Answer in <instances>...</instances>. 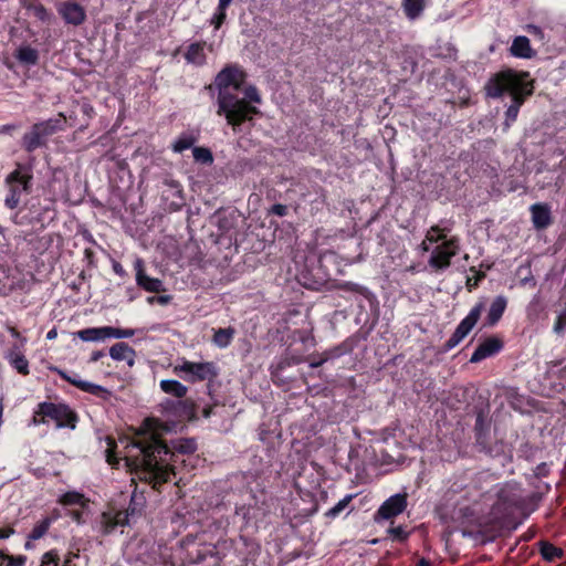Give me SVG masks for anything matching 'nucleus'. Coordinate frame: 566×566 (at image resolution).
Instances as JSON below:
<instances>
[{"label":"nucleus","instance_id":"14","mask_svg":"<svg viewBox=\"0 0 566 566\" xmlns=\"http://www.w3.org/2000/svg\"><path fill=\"white\" fill-rule=\"evenodd\" d=\"M136 282L147 292L158 293L164 290L163 282L159 279L150 277L144 272L140 260L136 262Z\"/></svg>","mask_w":566,"mask_h":566},{"label":"nucleus","instance_id":"10","mask_svg":"<svg viewBox=\"0 0 566 566\" xmlns=\"http://www.w3.org/2000/svg\"><path fill=\"white\" fill-rule=\"evenodd\" d=\"M57 373L62 379L72 384L73 386L81 389L82 391L88 392V394L96 396L104 400L108 399V397L111 396L109 391L106 388H104L99 385L83 380L76 374L69 375L66 371H63V370H57Z\"/></svg>","mask_w":566,"mask_h":566},{"label":"nucleus","instance_id":"23","mask_svg":"<svg viewBox=\"0 0 566 566\" xmlns=\"http://www.w3.org/2000/svg\"><path fill=\"white\" fill-rule=\"evenodd\" d=\"M84 342H97L109 338V326L90 327L81 329L76 334Z\"/></svg>","mask_w":566,"mask_h":566},{"label":"nucleus","instance_id":"32","mask_svg":"<svg viewBox=\"0 0 566 566\" xmlns=\"http://www.w3.org/2000/svg\"><path fill=\"white\" fill-rule=\"evenodd\" d=\"M232 0H219L218 8L211 18V23L216 29H219L226 19L227 8L230 6Z\"/></svg>","mask_w":566,"mask_h":566},{"label":"nucleus","instance_id":"30","mask_svg":"<svg viewBox=\"0 0 566 566\" xmlns=\"http://www.w3.org/2000/svg\"><path fill=\"white\" fill-rule=\"evenodd\" d=\"M59 502L63 505H80L84 507L87 501L82 493L70 491L62 494Z\"/></svg>","mask_w":566,"mask_h":566},{"label":"nucleus","instance_id":"8","mask_svg":"<svg viewBox=\"0 0 566 566\" xmlns=\"http://www.w3.org/2000/svg\"><path fill=\"white\" fill-rule=\"evenodd\" d=\"M39 415L56 421L57 427L69 426L74 421V415L65 405L42 402L39 405Z\"/></svg>","mask_w":566,"mask_h":566},{"label":"nucleus","instance_id":"37","mask_svg":"<svg viewBox=\"0 0 566 566\" xmlns=\"http://www.w3.org/2000/svg\"><path fill=\"white\" fill-rule=\"evenodd\" d=\"M192 155L197 161H200L203 164H211L213 161L211 151L205 147H195L192 149Z\"/></svg>","mask_w":566,"mask_h":566},{"label":"nucleus","instance_id":"22","mask_svg":"<svg viewBox=\"0 0 566 566\" xmlns=\"http://www.w3.org/2000/svg\"><path fill=\"white\" fill-rule=\"evenodd\" d=\"M15 59L25 66H33L38 64L39 51L30 45H21L14 53Z\"/></svg>","mask_w":566,"mask_h":566},{"label":"nucleus","instance_id":"36","mask_svg":"<svg viewBox=\"0 0 566 566\" xmlns=\"http://www.w3.org/2000/svg\"><path fill=\"white\" fill-rule=\"evenodd\" d=\"M541 553L544 559L553 562L562 555V549L555 547L549 543H543L541 547Z\"/></svg>","mask_w":566,"mask_h":566},{"label":"nucleus","instance_id":"15","mask_svg":"<svg viewBox=\"0 0 566 566\" xmlns=\"http://www.w3.org/2000/svg\"><path fill=\"white\" fill-rule=\"evenodd\" d=\"M109 356L116 361H126L129 367L135 364V350L126 343H116L109 348Z\"/></svg>","mask_w":566,"mask_h":566},{"label":"nucleus","instance_id":"43","mask_svg":"<svg viewBox=\"0 0 566 566\" xmlns=\"http://www.w3.org/2000/svg\"><path fill=\"white\" fill-rule=\"evenodd\" d=\"M25 560H27L25 556H22V555H19V556L7 555L6 566H24Z\"/></svg>","mask_w":566,"mask_h":566},{"label":"nucleus","instance_id":"2","mask_svg":"<svg viewBox=\"0 0 566 566\" xmlns=\"http://www.w3.org/2000/svg\"><path fill=\"white\" fill-rule=\"evenodd\" d=\"M244 83V73L237 66L224 67L216 77L218 93V115H224L227 123L234 129L242 124L248 106L239 101V93Z\"/></svg>","mask_w":566,"mask_h":566},{"label":"nucleus","instance_id":"19","mask_svg":"<svg viewBox=\"0 0 566 566\" xmlns=\"http://www.w3.org/2000/svg\"><path fill=\"white\" fill-rule=\"evenodd\" d=\"M507 305V300L503 295L496 296L490 305L488 315H486V325L493 326L495 325L500 318L502 317Z\"/></svg>","mask_w":566,"mask_h":566},{"label":"nucleus","instance_id":"18","mask_svg":"<svg viewBox=\"0 0 566 566\" xmlns=\"http://www.w3.org/2000/svg\"><path fill=\"white\" fill-rule=\"evenodd\" d=\"M532 221L536 229H544L551 223V211L546 205L535 203L531 207Z\"/></svg>","mask_w":566,"mask_h":566},{"label":"nucleus","instance_id":"53","mask_svg":"<svg viewBox=\"0 0 566 566\" xmlns=\"http://www.w3.org/2000/svg\"><path fill=\"white\" fill-rule=\"evenodd\" d=\"M169 296L167 295H163V296H158L157 297V302L160 303V304H167L169 302Z\"/></svg>","mask_w":566,"mask_h":566},{"label":"nucleus","instance_id":"48","mask_svg":"<svg viewBox=\"0 0 566 566\" xmlns=\"http://www.w3.org/2000/svg\"><path fill=\"white\" fill-rule=\"evenodd\" d=\"M9 333L11 334L12 337L17 338V339H20L22 345L25 343V338H23L21 336V334L19 333V331L14 327H9L8 328Z\"/></svg>","mask_w":566,"mask_h":566},{"label":"nucleus","instance_id":"16","mask_svg":"<svg viewBox=\"0 0 566 566\" xmlns=\"http://www.w3.org/2000/svg\"><path fill=\"white\" fill-rule=\"evenodd\" d=\"M243 93V97L239 96V101H242L248 108H252L254 111H248L244 118L242 119V123L250 119L253 114H258L259 109L253 106L252 104H260L262 102V98L259 94V91L254 86H248L243 90L241 88Z\"/></svg>","mask_w":566,"mask_h":566},{"label":"nucleus","instance_id":"29","mask_svg":"<svg viewBox=\"0 0 566 566\" xmlns=\"http://www.w3.org/2000/svg\"><path fill=\"white\" fill-rule=\"evenodd\" d=\"M234 335L232 328H220L213 335V343L220 348H226L230 345Z\"/></svg>","mask_w":566,"mask_h":566},{"label":"nucleus","instance_id":"45","mask_svg":"<svg viewBox=\"0 0 566 566\" xmlns=\"http://www.w3.org/2000/svg\"><path fill=\"white\" fill-rule=\"evenodd\" d=\"M195 448H196V446H195L193 441H186L178 447L179 451L185 452V453L192 452L195 450Z\"/></svg>","mask_w":566,"mask_h":566},{"label":"nucleus","instance_id":"27","mask_svg":"<svg viewBox=\"0 0 566 566\" xmlns=\"http://www.w3.org/2000/svg\"><path fill=\"white\" fill-rule=\"evenodd\" d=\"M401 6L406 17L410 20H416L422 14L426 8V0H402Z\"/></svg>","mask_w":566,"mask_h":566},{"label":"nucleus","instance_id":"17","mask_svg":"<svg viewBox=\"0 0 566 566\" xmlns=\"http://www.w3.org/2000/svg\"><path fill=\"white\" fill-rule=\"evenodd\" d=\"M510 52L513 56L520 59H531L534 55L528 38L523 35L513 40Z\"/></svg>","mask_w":566,"mask_h":566},{"label":"nucleus","instance_id":"21","mask_svg":"<svg viewBox=\"0 0 566 566\" xmlns=\"http://www.w3.org/2000/svg\"><path fill=\"white\" fill-rule=\"evenodd\" d=\"M45 137L42 135L40 129H36V125L34 124L30 132L24 134L22 138V145L24 149L29 153L34 151L36 148L44 145Z\"/></svg>","mask_w":566,"mask_h":566},{"label":"nucleus","instance_id":"41","mask_svg":"<svg viewBox=\"0 0 566 566\" xmlns=\"http://www.w3.org/2000/svg\"><path fill=\"white\" fill-rule=\"evenodd\" d=\"M500 497V501H503V503H497L495 505V510H497L501 505H504V510L506 513H509V511L515 506L517 504V501L515 499H509V497H505L504 496V491H502L499 495Z\"/></svg>","mask_w":566,"mask_h":566},{"label":"nucleus","instance_id":"28","mask_svg":"<svg viewBox=\"0 0 566 566\" xmlns=\"http://www.w3.org/2000/svg\"><path fill=\"white\" fill-rule=\"evenodd\" d=\"M54 520L55 517L46 516L39 521L32 528L31 533L29 534V538L36 541L43 537Z\"/></svg>","mask_w":566,"mask_h":566},{"label":"nucleus","instance_id":"52","mask_svg":"<svg viewBox=\"0 0 566 566\" xmlns=\"http://www.w3.org/2000/svg\"><path fill=\"white\" fill-rule=\"evenodd\" d=\"M56 336H57V332H56L55 328L49 331L48 334H46V338L48 339H54Z\"/></svg>","mask_w":566,"mask_h":566},{"label":"nucleus","instance_id":"24","mask_svg":"<svg viewBox=\"0 0 566 566\" xmlns=\"http://www.w3.org/2000/svg\"><path fill=\"white\" fill-rule=\"evenodd\" d=\"M205 48V42H196L190 44L185 54L187 62L198 66L203 65L206 63Z\"/></svg>","mask_w":566,"mask_h":566},{"label":"nucleus","instance_id":"56","mask_svg":"<svg viewBox=\"0 0 566 566\" xmlns=\"http://www.w3.org/2000/svg\"><path fill=\"white\" fill-rule=\"evenodd\" d=\"M148 303H154V302H157V297L156 296H151V297H148Z\"/></svg>","mask_w":566,"mask_h":566},{"label":"nucleus","instance_id":"20","mask_svg":"<svg viewBox=\"0 0 566 566\" xmlns=\"http://www.w3.org/2000/svg\"><path fill=\"white\" fill-rule=\"evenodd\" d=\"M66 119L63 114H59L54 118H50L48 120H43L36 123V129H40L42 135L46 138L48 136L56 133L57 130H62L64 127Z\"/></svg>","mask_w":566,"mask_h":566},{"label":"nucleus","instance_id":"47","mask_svg":"<svg viewBox=\"0 0 566 566\" xmlns=\"http://www.w3.org/2000/svg\"><path fill=\"white\" fill-rule=\"evenodd\" d=\"M70 514H71L72 520L75 521L76 523L81 524L84 522L82 518L83 513L81 511L74 510V511H71Z\"/></svg>","mask_w":566,"mask_h":566},{"label":"nucleus","instance_id":"7","mask_svg":"<svg viewBox=\"0 0 566 566\" xmlns=\"http://www.w3.org/2000/svg\"><path fill=\"white\" fill-rule=\"evenodd\" d=\"M485 305L483 302L476 303L469 314L460 322L454 333L450 336V338L446 343V347L451 349L459 345L462 339L472 331L478 321L481 317L482 312L484 311Z\"/></svg>","mask_w":566,"mask_h":566},{"label":"nucleus","instance_id":"3","mask_svg":"<svg viewBox=\"0 0 566 566\" xmlns=\"http://www.w3.org/2000/svg\"><path fill=\"white\" fill-rule=\"evenodd\" d=\"M528 73H517L512 70L503 71L491 77L485 84L486 95L493 98L509 94L512 104L505 112V126L510 127L516 120L520 107L525 98L533 94V84L527 80Z\"/></svg>","mask_w":566,"mask_h":566},{"label":"nucleus","instance_id":"49","mask_svg":"<svg viewBox=\"0 0 566 566\" xmlns=\"http://www.w3.org/2000/svg\"><path fill=\"white\" fill-rule=\"evenodd\" d=\"M14 533L13 528H0V538L6 539Z\"/></svg>","mask_w":566,"mask_h":566},{"label":"nucleus","instance_id":"12","mask_svg":"<svg viewBox=\"0 0 566 566\" xmlns=\"http://www.w3.org/2000/svg\"><path fill=\"white\" fill-rule=\"evenodd\" d=\"M503 347L501 339L496 337H489L484 339L473 352L470 361L479 363L488 357H491L499 353Z\"/></svg>","mask_w":566,"mask_h":566},{"label":"nucleus","instance_id":"46","mask_svg":"<svg viewBox=\"0 0 566 566\" xmlns=\"http://www.w3.org/2000/svg\"><path fill=\"white\" fill-rule=\"evenodd\" d=\"M287 208L284 205H274L272 207V212L276 216L283 217L286 214Z\"/></svg>","mask_w":566,"mask_h":566},{"label":"nucleus","instance_id":"44","mask_svg":"<svg viewBox=\"0 0 566 566\" xmlns=\"http://www.w3.org/2000/svg\"><path fill=\"white\" fill-rule=\"evenodd\" d=\"M389 532L396 539L403 541L407 538V532L401 526L394 527Z\"/></svg>","mask_w":566,"mask_h":566},{"label":"nucleus","instance_id":"13","mask_svg":"<svg viewBox=\"0 0 566 566\" xmlns=\"http://www.w3.org/2000/svg\"><path fill=\"white\" fill-rule=\"evenodd\" d=\"M128 523V514L126 512H105L99 516L97 530L103 534L111 533L116 526Z\"/></svg>","mask_w":566,"mask_h":566},{"label":"nucleus","instance_id":"51","mask_svg":"<svg viewBox=\"0 0 566 566\" xmlns=\"http://www.w3.org/2000/svg\"><path fill=\"white\" fill-rule=\"evenodd\" d=\"M326 360H327V357H324V358H322V359H319L317 361H311L310 363V367H312V368L319 367Z\"/></svg>","mask_w":566,"mask_h":566},{"label":"nucleus","instance_id":"6","mask_svg":"<svg viewBox=\"0 0 566 566\" xmlns=\"http://www.w3.org/2000/svg\"><path fill=\"white\" fill-rule=\"evenodd\" d=\"M174 373L187 382H199L216 378L218 368L212 361H190L182 358L174 366Z\"/></svg>","mask_w":566,"mask_h":566},{"label":"nucleus","instance_id":"9","mask_svg":"<svg viewBox=\"0 0 566 566\" xmlns=\"http://www.w3.org/2000/svg\"><path fill=\"white\" fill-rule=\"evenodd\" d=\"M407 507V494L398 493L387 499L376 512V521L389 520L401 514Z\"/></svg>","mask_w":566,"mask_h":566},{"label":"nucleus","instance_id":"5","mask_svg":"<svg viewBox=\"0 0 566 566\" xmlns=\"http://www.w3.org/2000/svg\"><path fill=\"white\" fill-rule=\"evenodd\" d=\"M32 179L31 169L21 164H18L17 168L6 177L7 196L4 198V206L7 208L15 209L20 205L22 197L31 192Z\"/></svg>","mask_w":566,"mask_h":566},{"label":"nucleus","instance_id":"39","mask_svg":"<svg viewBox=\"0 0 566 566\" xmlns=\"http://www.w3.org/2000/svg\"><path fill=\"white\" fill-rule=\"evenodd\" d=\"M339 289L344 290V291L352 292V293L361 294V295H366L368 293V290L365 286L359 285L357 283H353V282H345L339 285Z\"/></svg>","mask_w":566,"mask_h":566},{"label":"nucleus","instance_id":"54","mask_svg":"<svg viewBox=\"0 0 566 566\" xmlns=\"http://www.w3.org/2000/svg\"><path fill=\"white\" fill-rule=\"evenodd\" d=\"M7 563V554L0 552V566H6Z\"/></svg>","mask_w":566,"mask_h":566},{"label":"nucleus","instance_id":"40","mask_svg":"<svg viewBox=\"0 0 566 566\" xmlns=\"http://www.w3.org/2000/svg\"><path fill=\"white\" fill-rule=\"evenodd\" d=\"M553 331L558 336H563L566 331V312L560 313L553 326Z\"/></svg>","mask_w":566,"mask_h":566},{"label":"nucleus","instance_id":"35","mask_svg":"<svg viewBox=\"0 0 566 566\" xmlns=\"http://www.w3.org/2000/svg\"><path fill=\"white\" fill-rule=\"evenodd\" d=\"M353 497H354V495H352V494L346 495L344 499L338 501L337 504H335L332 509H329L327 511L326 516L332 517V518L338 516L349 505Z\"/></svg>","mask_w":566,"mask_h":566},{"label":"nucleus","instance_id":"33","mask_svg":"<svg viewBox=\"0 0 566 566\" xmlns=\"http://www.w3.org/2000/svg\"><path fill=\"white\" fill-rule=\"evenodd\" d=\"M71 563H72L71 557H67L64 560V563L61 565L57 554L54 553L53 551H51L43 555L40 566H72Z\"/></svg>","mask_w":566,"mask_h":566},{"label":"nucleus","instance_id":"38","mask_svg":"<svg viewBox=\"0 0 566 566\" xmlns=\"http://www.w3.org/2000/svg\"><path fill=\"white\" fill-rule=\"evenodd\" d=\"M135 335V331L132 328H116L109 326V338H130Z\"/></svg>","mask_w":566,"mask_h":566},{"label":"nucleus","instance_id":"31","mask_svg":"<svg viewBox=\"0 0 566 566\" xmlns=\"http://www.w3.org/2000/svg\"><path fill=\"white\" fill-rule=\"evenodd\" d=\"M165 409H172V415L178 418H185L190 415V410L186 403V401H171L167 400L164 405Z\"/></svg>","mask_w":566,"mask_h":566},{"label":"nucleus","instance_id":"42","mask_svg":"<svg viewBox=\"0 0 566 566\" xmlns=\"http://www.w3.org/2000/svg\"><path fill=\"white\" fill-rule=\"evenodd\" d=\"M33 14L41 21H46L50 18L49 11L42 4H35L32 8Z\"/></svg>","mask_w":566,"mask_h":566},{"label":"nucleus","instance_id":"25","mask_svg":"<svg viewBox=\"0 0 566 566\" xmlns=\"http://www.w3.org/2000/svg\"><path fill=\"white\" fill-rule=\"evenodd\" d=\"M9 363L18 373L22 375L29 374V363L19 347H13L7 355Z\"/></svg>","mask_w":566,"mask_h":566},{"label":"nucleus","instance_id":"1","mask_svg":"<svg viewBox=\"0 0 566 566\" xmlns=\"http://www.w3.org/2000/svg\"><path fill=\"white\" fill-rule=\"evenodd\" d=\"M170 427L155 418H147L136 432L133 439L123 438L119 440L120 450L111 440L106 451V460L109 464L116 465L120 455L125 467L135 479L145 481L157 489L169 480L171 470L168 468L166 457L169 454L167 446L161 441L160 436L168 432Z\"/></svg>","mask_w":566,"mask_h":566},{"label":"nucleus","instance_id":"4","mask_svg":"<svg viewBox=\"0 0 566 566\" xmlns=\"http://www.w3.org/2000/svg\"><path fill=\"white\" fill-rule=\"evenodd\" d=\"M422 252H430L429 266L434 271H443L451 264V259L459 253L458 238L447 237V229L432 226L420 244Z\"/></svg>","mask_w":566,"mask_h":566},{"label":"nucleus","instance_id":"50","mask_svg":"<svg viewBox=\"0 0 566 566\" xmlns=\"http://www.w3.org/2000/svg\"><path fill=\"white\" fill-rule=\"evenodd\" d=\"M102 357H104V352H102V350L93 352L91 355L90 361L95 363V361L99 360Z\"/></svg>","mask_w":566,"mask_h":566},{"label":"nucleus","instance_id":"34","mask_svg":"<svg viewBox=\"0 0 566 566\" xmlns=\"http://www.w3.org/2000/svg\"><path fill=\"white\" fill-rule=\"evenodd\" d=\"M193 144L195 138L191 135H181L175 140L172 149L176 153H182L184 150L189 149Z\"/></svg>","mask_w":566,"mask_h":566},{"label":"nucleus","instance_id":"11","mask_svg":"<svg viewBox=\"0 0 566 566\" xmlns=\"http://www.w3.org/2000/svg\"><path fill=\"white\" fill-rule=\"evenodd\" d=\"M56 9L59 14L67 24L80 25L86 19L85 9L75 1L62 2L57 6Z\"/></svg>","mask_w":566,"mask_h":566},{"label":"nucleus","instance_id":"55","mask_svg":"<svg viewBox=\"0 0 566 566\" xmlns=\"http://www.w3.org/2000/svg\"><path fill=\"white\" fill-rule=\"evenodd\" d=\"M418 566H430V563L424 559H420Z\"/></svg>","mask_w":566,"mask_h":566},{"label":"nucleus","instance_id":"26","mask_svg":"<svg viewBox=\"0 0 566 566\" xmlns=\"http://www.w3.org/2000/svg\"><path fill=\"white\" fill-rule=\"evenodd\" d=\"M159 386L165 394L171 395L176 398H184L188 391L185 385H182L178 380L172 379L161 380Z\"/></svg>","mask_w":566,"mask_h":566}]
</instances>
